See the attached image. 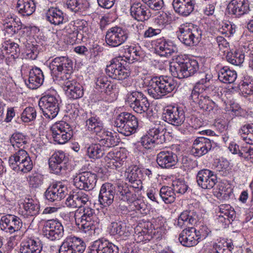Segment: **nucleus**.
Wrapping results in <instances>:
<instances>
[{
    "mask_svg": "<svg viewBox=\"0 0 253 253\" xmlns=\"http://www.w3.org/2000/svg\"><path fill=\"white\" fill-rule=\"evenodd\" d=\"M149 95L155 99L162 98L171 93L177 86L176 82L167 76H155L147 83Z\"/></svg>",
    "mask_w": 253,
    "mask_h": 253,
    "instance_id": "f257e3e1",
    "label": "nucleus"
},
{
    "mask_svg": "<svg viewBox=\"0 0 253 253\" xmlns=\"http://www.w3.org/2000/svg\"><path fill=\"white\" fill-rule=\"evenodd\" d=\"M217 93V90H213L211 88L205 90L203 88L197 86L195 89H192L189 99L199 109L210 113L218 109V106L211 98L215 96Z\"/></svg>",
    "mask_w": 253,
    "mask_h": 253,
    "instance_id": "f03ea898",
    "label": "nucleus"
},
{
    "mask_svg": "<svg viewBox=\"0 0 253 253\" xmlns=\"http://www.w3.org/2000/svg\"><path fill=\"white\" fill-rule=\"evenodd\" d=\"M179 41L186 46L197 45L202 39V31L197 25L191 23L183 24L177 32Z\"/></svg>",
    "mask_w": 253,
    "mask_h": 253,
    "instance_id": "7ed1b4c3",
    "label": "nucleus"
},
{
    "mask_svg": "<svg viewBox=\"0 0 253 253\" xmlns=\"http://www.w3.org/2000/svg\"><path fill=\"white\" fill-rule=\"evenodd\" d=\"M49 67L53 78L59 83L71 76L73 63L68 57L60 56L51 61Z\"/></svg>",
    "mask_w": 253,
    "mask_h": 253,
    "instance_id": "20e7f679",
    "label": "nucleus"
},
{
    "mask_svg": "<svg viewBox=\"0 0 253 253\" xmlns=\"http://www.w3.org/2000/svg\"><path fill=\"white\" fill-rule=\"evenodd\" d=\"M198 61L194 59L179 60L171 63L170 71L172 75L178 79L188 78L195 74L199 70Z\"/></svg>",
    "mask_w": 253,
    "mask_h": 253,
    "instance_id": "39448f33",
    "label": "nucleus"
},
{
    "mask_svg": "<svg viewBox=\"0 0 253 253\" xmlns=\"http://www.w3.org/2000/svg\"><path fill=\"white\" fill-rule=\"evenodd\" d=\"M75 219L81 222V230L89 235L94 233L95 230L94 219L96 218L94 210L89 207L81 208L75 214Z\"/></svg>",
    "mask_w": 253,
    "mask_h": 253,
    "instance_id": "423d86ee",
    "label": "nucleus"
},
{
    "mask_svg": "<svg viewBox=\"0 0 253 253\" xmlns=\"http://www.w3.org/2000/svg\"><path fill=\"white\" fill-rule=\"evenodd\" d=\"M166 133L165 127L160 124L156 125L141 138V144L145 149H149L155 144H162L166 141Z\"/></svg>",
    "mask_w": 253,
    "mask_h": 253,
    "instance_id": "0eeeda50",
    "label": "nucleus"
},
{
    "mask_svg": "<svg viewBox=\"0 0 253 253\" xmlns=\"http://www.w3.org/2000/svg\"><path fill=\"white\" fill-rule=\"evenodd\" d=\"M58 96L47 93L42 96L39 101V106L43 115L49 119H53L59 111Z\"/></svg>",
    "mask_w": 253,
    "mask_h": 253,
    "instance_id": "6e6552de",
    "label": "nucleus"
},
{
    "mask_svg": "<svg viewBox=\"0 0 253 253\" xmlns=\"http://www.w3.org/2000/svg\"><path fill=\"white\" fill-rule=\"evenodd\" d=\"M126 102L134 112L141 114L146 113L150 105L146 96L137 91L128 93Z\"/></svg>",
    "mask_w": 253,
    "mask_h": 253,
    "instance_id": "1a4fd4ad",
    "label": "nucleus"
},
{
    "mask_svg": "<svg viewBox=\"0 0 253 253\" xmlns=\"http://www.w3.org/2000/svg\"><path fill=\"white\" fill-rule=\"evenodd\" d=\"M129 31L126 28L115 26L108 30L105 40L107 44L111 47H117L125 43L128 39Z\"/></svg>",
    "mask_w": 253,
    "mask_h": 253,
    "instance_id": "9d476101",
    "label": "nucleus"
},
{
    "mask_svg": "<svg viewBox=\"0 0 253 253\" xmlns=\"http://www.w3.org/2000/svg\"><path fill=\"white\" fill-rule=\"evenodd\" d=\"M124 61L121 57L113 59L106 68V74L113 79L119 81L126 79L130 75L129 72L123 65Z\"/></svg>",
    "mask_w": 253,
    "mask_h": 253,
    "instance_id": "9b49d317",
    "label": "nucleus"
},
{
    "mask_svg": "<svg viewBox=\"0 0 253 253\" xmlns=\"http://www.w3.org/2000/svg\"><path fill=\"white\" fill-rule=\"evenodd\" d=\"M50 130L54 141L58 144H65L72 136L70 125L64 121L55 123L51 127Z\"/></svg>",
    "mask_w": 253,
    "mask_h": 253,
    "instance_id": "f8f14e48",
    "label": "nucleus"
},
{
    "mask_svg": "<svg viewBox=\"0 0 253 253\" xmlns=\"http://www.w3.org/2000/svg\"><path fill=\"white\" fill-rule=\"evenodd\" d=\"M42 234L50 241L59 240L64 236L63 226L58 220H47L43 223Z\"/></svg>",
    "mask_w": 253,
    "mask_h": 253,
    "instance_id": "ddd939ff",
    "label": "nucleus"
},
{
    "mask_svg": "<svg viewBox=\"0 0 253 253\" xmlns=\"http://www.w3.org/2000/svg\"><path fill=\"white\" fill-rule=\"evenodd\" d=\"M86 245L83 240L75 236H68L62 242L59 253H83Z\"/></svg>",
    "mask_w": 253,
    "mask_h": 253,
    "instance_id": "4468645a",
    "label": "nucleus"
},
{
    "mask_svg": "<svg viewBox=\"0 0 253 253\" xmlns=\"http://www.w3.org/2000/svg\"><path fill=\"white\" fill-rule=\"evenodd\" d=\"M97 176L90 171H84L77 174L73 178V184L80 190L90 191L96 185Z\"/></svg>",
    "mask_w": 253,
    "mask_h": 253,
    "instance_id": "2eb2a0df",
    "label": "nucleus"
},
{
    "mask_svg": "<svg viewBox=\"0 0 253 253\" xmlns=\"http://www.w3.org/2000/svg\"><path fill=\"white\" fill-rule=\"evenodd\" d=\"M68 166V158L63 151L55 152L49 160L50 170L56 174L65 173Z\"/></svg>",
    "mask_w": 253,
    "mask_h": 253,
    "instance_id": "dca6fc26",
    "label": "nucleus"
},
{
    "mask_svg": "<svg viewBox=\"0 0 253 253\" xmlns=\"http://www.w3.org/2000/svg\"><path fill=\"white\" fill-rule=\"evenodd\" d=\"M163 117L166 122L176 126H181L185 120V112L180 107H167L164 111Z\"/></svg>",
    "mask_w": 253,
    "mask_h": 253,
    "instance_id": "f3484780",
    "label": "nucleus"
},
{
    "mask_svg": "<svg viewBox=\"0 0 253 253\" xmlns=\"http://www.w3.org/2000/svg\"><path fill=\"white\" fill-rule=\"evenodd\" d=\"M22 226V222L20 218L15 215L7 214L3 215L0 219V229L10 234L19 231Z\"/></svg>",
    "mask_w": 253,
    "mask_h": 253,
    "instance_id": "a211bd4d",
    "label": "nucleus"
},
{
    "mask_svg": "<svg viewBox=\"0 0 253 253\" xmlns=\"http://www.w3.org/2000/svg\"><path fill=\"white\" fill-rule=\"evenodd\" d=\"M196 181L198 186L201 188L210 189L217 183V179L213 171L208 169H203L198 172Z\"/></svg>",
    "mask_w": 253,
    "mask_h": 253,
    "instance_id": "6ab92c4d",
    "label": "nucleus"
},
{
    "mask_svg": "<svg viewBox=\"0 0 253 253\" xmlns=\"http://www.w3.org/2000/svg\"><path fill=\"white\" fill-rule=\"evenodd\" d=\"M69 79L64 80L59 84L65 91L67 95L70 98L77 99L83 96L82 86L70 76Z\"/></svg>",
    "mask_w": 253,
    "mask_h": 253,
    "instance_id": "aec40b11",
    "label": "nucleus"
},
{
    "mask_svg": "<svg viewBox=\"0 0 253 253\" xmlns=\"http://www.w3.org/2000/svg\"><path fill=\"white\" fill-rule=\"evenodd\" d=\"M82 118L85 122L87 129L96 136L104 129L102 121L96 115L85 112L82 115Z\"/></svg>",
    "mask_w": 253,
    "mask_h": 253,
    "instance_id": "412c9836",
    "label": "nucleus"
},
{
    "mask_svg": "<svg viewBox=\"0 0 253 253\" xmlns=\"http://www.w3.org/2000/svg\"><path fill=\"white\" fill-rule=\"evenodd\" d=\"M66 186L61 182L53 183L51 184L45 192L46 199L50 202L60 201L67 194Z\"/></svg>",
    "mask_w": 253,
    "mask_h": 253,
    "instance_id": "4be33fe9",
    "label": "nucleus"
},
{
    "mask_svg": "<svg viewBox=\"0 0 253 253\" xmlns=\"http://www.w3.org/2000/svg\"><path fill=\"white\" fill-rule=\"evenodd\" d=\"M90 197L88 194L80 190L78 191H73L67 198L65 201V205L71 208H82L83 205L90 202Z\"/></svg>",
    "mask_w": 253,
    "mask_h": 253,
    "instance_id": "5701e85b",
    "label": "nucleus"
},
{
    "mask_svg": "<svg viewBox=\"0 0 253 253\" xmlns=\"http://www.w3.org/2000/svg\"><path fill=\"white\" fill-rule=\"evenodd\" d=\"M133 188L137 187L134 185L132 187H129L123 182L118 183L116 187V198L128 203L133 202L136 199V195L133 191Z\"/></svg>",
    "mask_w": 253,
    "mask_h": 253,
    "instance_id": "b1692460",
    "label": "nucleus"
},
{
    "mask_svg": "<svg viewBox=\"0 0 253 253\" xmlns=\"http://www.w3.org/2000/svg\"><path fill=\"white\" fill-rule=\"evenodd\" d=\"M116 193V187L110 183H105L101 186L98 196V201L100 205L106 207L111 205L113 201Z\"/></svg>",
    "mask_w": 253,
    "mask_h": 253,
    "instance_id": "393cba45",
    "label": "nucleus"
},
{
    "mask_svg": "<svg viewBox=\"0 0 253 253\" xmlns=\"http://www.w3.org/2000/svg\"><path fill=\"white\" fill-rule=\"evenodd\" d=\"M213 141L205 137H198L194 141L191 152L196 157L207 154L212 148Z\"/></svg>",
    "mask_w": 253,
    "mask_h": 253,
    "instance_id": "a878e982",
    "label": "nucleus"
},
{
    "mask_svg": "<svg viewBox=\"0 0 253 253\" xmlns=\"http://www.w3.org/2000/svg\"><path fill=\"white\" fill-rule=\"evenodd\" d=\"M228 13L235 17H239L250 11L248 0H232L228 5Z\"/></svg>",
    "mask_w": 253,
    "mask_h": 253,
    "instance_id": "bb28decb",
    "label": "nucleus"
},
{
    "mask_svg": "<svg viewBox=\"0 0 253 253\" xmlns=\"http://www.w3.org/2000/svg\"><path fill=\"white\" fill-rule=\"evenodd\" d=\"M119 250L117 246L108 240L99 239L93 243L88 253H118Z\"/></svg>",
    "mask_w": 253,
    "mask_h": 253,
    "instance_id": "cd10ccee",
    "label": "nucleus"
},
{
    "mask_svg": "<svg viewBox=\"0 0 253 253\" xmlns=\"http://www.w3.org/2000/svg\"><path fill=\"white\" fill-rule=\"evenodd\" d=\"M157 163L162 169H169L178 162L176 154L171 151H162L157 155Z\"/></svg>",
    "mask_w": 253,
    "mask_h": 253,
    "instance_id": "c85d7f7f",
    "label": "nucleus"
},
{
    "mask_svg": "<svg viewBox=\"0 0 253 253\" xmlns=\"http://www.w3.org/2000/svg\"><path fill=\"white\" fill-rule=\"evenodd\" d=\"M129 11L131 16L138 21L147 20L151 16L149 9L145 4L140 2L132 3Z\"/></svg>",
    "mask_w": 253,
    "mask_h": 253,
    "instance_id": "c756f323",
    "label": "nucleus"
},
{
    "mask_svg": "<svg viewBox=\"0 0 253 253\" xmlns=\"http://www.w3.org/2000/svg\"><path fill=\"white\" fill-rule=\"evenodd\" d=\"M195 3V0H173L172 6L176 13L186 17L193 11Z\"/></svg>",
    "mask_w": 253,
    "mask_h": 253,
    "instance_id": "7c9ffc66",
    "label": "nucleus"
},
{
    "mask_svg": "<svg viewBox=\"0 0 253 253\" xmlns=\"http://www.w3.org/2000/svg\"><path fill=\"white\" fill-rule=\"evenodd\" d=\"M155 51L161 56L169 57L176 52L177 48L172 42L160 39L157 41Z\"/></svg>",
    "mask_w": 253,
    "mask_h": 253,
    "instance_id": "2f4dec72",
    "label": "nucleus"
},
{
    "mask_svg": "<svg viewBox=\"0 0 253 253\" xmlns=\"http://www.w3.org/2000/svg\"><path fill=\"white\" fill-rule=\"evenodd\" d=\"M196 229L193 227L184 229L179 234L178 240L184 246L191 247L196 245L200 241L197 239Z\"/></svg>",
    "mask_w": 253,
    "mask_h": 253,
    "instance_id": "473e14b6",
    "label": "nucleus"
},
{
    "mask_svg": "<svg viewBox=\"0 0 253 253\" xmlns=\"http://www.w3.org/2000/svg\"><path fill=\"white\" fill-rule=\"evenodd\" d=\"M108 167L112 169H118L123 165L126 159V154L122 151L110 152L106 156Z\"/></svg>",
    "mask_w": 253,
    "mask_h": 253,
    "instance_id": "72a5a7b5",
    "label": "nucleus"
},
{
    "mask_svg": "<svg viewBox=\"0 0 253 253\" xmlns=\"http://www.w3.org/2000/svg\"><path fill=\"white\" fill-rule=\"evenodd\" d=\"M43 74L42 70L37 67L33 68L29 72V77L26 84L29 88L34 89L40 86L43 82Z\"/></svg>",
    "mask_w": 253,
    "mask_h": 253,
    "instance_id": "f704fd0d",
    "label": "nucleus"
},
{
    "mask_svg": "<svg viewBox=\"0 0 253 253\" xmlns=\"http://www.w3.org/2000/svg\"><path fill=\"white\" fill-rule=\"evenodd\" d=\"M42 250V244L39 240L28 238L21 243V253H40Z\"/></svg>",
    "mask_w": 253,
    "mask_h": 253,
    "instance_id": "c9c22d12",
    "label": "nucleus"
},
{
    "mask_svg": "<svg viewBox=\"0 0 253 253\" xmlns=\"http://www.w3.org/2000/svg\"><path fill=\"white\" fill-rule=\"evenodd\" d=\"M198 220V215L194 211H183L178 217L177 226L180 228L194 225Z\"/></svg>",
    "mask_w": 253,
    "mask_h": 253,
    "instance_id": "e433bc0d",
    "label": "nucleus"
},
{
    "mask_svg": "<svg viewBox=\"0 0 253 253\" xmlns=\"http://www.w3.org/2000/svg\"><path fill=\"white\" fill-rule=\"evenodd\" d=\"M46 19L51 24L55 25H60L67 21V18L63 12L61 10L54 7H51L47 10L46 13Z\"/></svg>",
    "mask_w": 253,
    "mask_h": 253,
    "instance_id": "4c0bfd02",
    "label": "nucleus"
},
{
    "mask_svg": "<svg viewBox=\"0 0 253 253\" xmlns=\"http://www.w3.org/2000/svg\"><path fill=\"white\" fill-rule=\"evenodd\" d=\"M96 138L98 140L101 146L102 145L107 148L114 147L119 143L117 136L105 129L96 136Z\"/></svg>",
    "mask_w": 253,
    "mask_h": 253,
    "instance_id": "58836bf2",
    "label": "nucleus"
},
{
    "mask_svg": "<svg viewBox=\"0 0 253 253\" xmlns=\"http://www.w3.org/2000/svg\"><path fill=\"white\" fill-rule=\"evenodd\" d=\"M23 208L22 214L27 217L36 215L40 211L39 203L36 199L26 198L23 203Z\"/></svg>",
    "mask_w": 253,
    "mask_h": 253,
    "instance_id": "ea45409f",
    "label": "nucleus"
},
{
    "mask_svg": "<svg viewBox=\"0 0 253 253\" xmlns=\"http://www.w3.org/2000/svg\"><path fill=\"white\" fill-rule=\"evenodd\" d=\"M129 227L126 223L121 220L112 222L108 227L109 232L111 235L127 236L129 234Z\"/></svg>",
    "mask_w": 253,
    "mask_h": 253,
    "instance_id": "a19ab883",
    "label": "nucleus"
},
{
    "mask_svg": "<svg viewBox=\"0 0 253 253\" xmlns=\"http://www.w3.org/2000/svg\"><path fill=\"white\" fill-rule=\"evenodd\" d=\"M237 74L235 71L230 70L227 66H224L218 72V79L225 84H232L236 80Z\"/></svg>",
    "mask_w": 253,
    "mask_h": 253,
    "instance_id": "79ce46f5",
    "label": "nucleus"
},
{
    "mask_svg": "<svg viewBox=\"0 0 253 253\" xmlns=\"http://www.w3.org/2000/svg\"><path fill=\"white\" fill-rule=\"evenodd\" d=\"M88 6L87 0H66L64 4V8L75 13L85 11Z\"/></svg>",
    "mask_w": 253,
    "mask_h": 253,
    "instance_id": "37998d69",
    "label": "nucleus"
},
{
    "mask_svg": "<svg viewBox=\"0 0 253 253\" xmlns=\"http://www.w3.org/2000/svg\"><path fill=\"white\" fill-rule=\"evenodd\" d=\"M16 8L22 15L30 16L35 11L36 5L33 0H18Z\"/></svg>",
    "mask_w": 253,
    "mask_h": 253,
    "instance_id": "c03bdc74",
    "label": "nucleus"
},
{
    "mask_svg": "<svg viewBox=\"0 0 253 253\" xmlns=\"http://www.w3.org/2000/svg\"><path fill=\"white\" fill-rule=\"evenodd\" d=\"M128 112H123L117 115L114 119L113 125L117 128V131L126 136V127L127 124Z\"/></svg>",
    "mask_w": 253,
    "mask_h": 253,
    "instance_id": "a18cd8bd",
    "label": "nucleus"
},
{
    "mask_svg": "<svg viewBox=\"0 0 253 253\" xmlns=\"http://www.w3.org/2000/svg\"><path fill=\"white\" fill-rule=\"evenodd\" d=\"M219 210L218 220L221 222H226V220L229 221V219H232L235 215L234 209L229 205H221L219 206Z\"/></svg>",
    "mask_w": 253,
    "mask_h": 253,
    "instance_id": "49530a36",
    "label": "nucleus"
},
{
    "mask_svg": "<svg viewBox=\"0 0 253 253\" xmlns=\"http://www.w3.org/2000/svg\"><path fill=\"white\" fill-rule=\"evenodd\" d=\"M95 84L96 89H100L101 92L104 91L107 94H110L113 88V85L104 75H101L97 77Z\"/></svg>",
    "mask_w": 253,
    "mask_h": 253,
    "instance_id": "de8ad7c7",
    "label": "nucleus"
},
{
    "mask_svg": "<svg viewBox=\"0 0 253 253\" xmlns=\"http://www.w3.org/2000/svg\"><path fill=\"white\" fill-rule=\"evenodd\" d=\"M28 157H29V156L27 152L24 150L23 148H21L9 158V165L12 169L14 168L15 166L18 165L19 163H22V161L25 160Z\"/></svg>",
    "mask_w": 253,
    "mask_h": 253,
    "instance_id": "09e8293b",
    "label": "nucleus"
},
{
    "mask_svg": "<svg viewBox=\"0 0 253 253\" xmlns=\"http://www.w3.org/2000/svg\"><path fill=\"white\" fill-rule=\"evenodd\" d=\"M2 50H4L6 53L10 55L13 59H15L18 57L20 53L19 45L10 40L5 41L2 45Z\"/></svg>",
    "mask_w": 253,
    "mask_h": 253,
    "instance_id": "8fccbe9b",
    "label": "nucleus"
},
{
    "mask_svg": "<svg viewBox=\"0 0 253 253\" xmlns=\"http://www.w3.org/2000/svg\"><path fill=\"white\" fill-rule=\"evenodd\" d=\"M3 25L6 32L11 35L15 34L23 27L21 22L15 21V19L12 17L6 20Z\"/></svg>",
    "mask_w": 253,
    "mask_h": 253,
    "instance_id": "3c124183",
    "label": "nucleus"
},
{
    "mask_svg": "<svg viewBox=\"0 0 253 253\" xmlns=\"http://www.w3.org/2000/svg\"><path fill=\"white\" fill-rule=\"evenodd\" d=\"M244 58V54L240 51H227L226 55L227 61L233 65H240L243 63Z\"/></svg>",
    "mask_w": 253,
    "mask_h": 253,
    "instance_id": "603ef678",
    "label": "nucleus"
},
{
    "mask_svg": "<svg viewBox=\"0 0 253 253\" xmlns=\"http://www.w3.org/2000/svg\"><path fill=\"white\" fill-rule=\"evenodd\" d=\"M201 79L196 83L193 89H195L196 87L203 88L204 89L207 90L211 88L213 90H217L216 87L213 85H210L208 84L210 80L212 79L211 74L206 73H201L200 74Z\"/></svg>",
    "mask_w": 253,
    "mask_h": 253,
    "instance_id": "864d4df0",
    "label": "nucleus"
},
{
    "mask_svg": "<svg viewBox=\"0 0 253 253\" xmlns=\"http://www.w3.org/2000/svg\"><path fill=\"white\" fill-rule=\"evenodd\" d=\"M86 154L89 158L95 160L104 155V150L100 144H92L87 148Z\"/></svg>",
    "mask_w": 253,
    "mask_h": 253,
    "instance_id": "5fc2aeb1",
    "label": "nucleus"
},
{
    "mask_svg": "<svg viewBox=\"0 0 253 253\" xmlns=\"http://www.w3.org/2000/svg\"><path fill=\"white\" fill-rule=\"evenodd\" d=\"M159 195L166 204L172 203L175 199V194L173 188L170 187L164 186L162 187L160 190Z\"/></svg>",
    "mask_w": 253,
    "mask_h": 253,
    "instance_id": "6e6d98bb",
    "label": "nucleus"
},
{
    "mask_svg": "<svg viewBox=\"0 0 253 253\" xmlns=\"http://www.w3.org/2000/svg\"><path fill=\"white\" fill-rule=\"evenodd\" d=\"M10 142L14 148H18L19 149L24 148V146L27 143V138L25 135L20 132L14 133L11 138Z\"/></svg>",
    "mask_w": 253,
    "mask_h": 253,
    "instance_id": "4d7b16f0",
    "label": "nucleus"
},
{
    "mask_svg": "<svg viewBox=\"0 0 253 253\" xmlns=\"http://www.w3.org/2000/svg\"><path fill=\"white\" fill-rule=\"evenodd\" d=\"M240 89L243 93L247 95L253 94V78L249 76L244 77L241 82Z\"/></svg>",
    "mask_w": 253,
    "mask_h": 253,
    "instance_id": "13d9d810",
    "label": "nucleus"
},
{
    "mask_svg": "<svg viewBox=\"0 0 253 253\" xmlns=\"http://www.w3.org/2000/svg\"><path fill=\"white\" fill-rule=\"evenodd\" d=\"M127 124L126 126V136H130L134 133L138 127V120L137 118L133 115L129 113L128 114Z\"/></svg>",
    "mask_w": 253,
    "mask_h": 253,
    "instance_id": "bf43d9fd",
    "label": "nucleus"
},
{
    "mask_svg": "<svg viewBox=\"0 0 253 253\" xmlns=\"http://www.w3.org/2000/svg\"><path fill=\"white\" fill-rule=\"evenodd\" d=\"M27 181L30 187L38 188L43 183V176L38 172H35L28 175Z\"/></svg>",
    "mask_w": 253,
    "mask_h": 253,
    "instance_id": "052dcab7",
    "label": "nucleus"
},
{
    "mask_svg": "<svg viewBox=\"0 0 253 253\" xmlns=\"http://www.w3.org/2000/svg\"><path fill=\"white\" fill-rule=\"evenodd\" d=\"M37 117V112L35 108L32 107H26L21 115V119L24 123H29L34 121Z\"/></svg>",
    "mask_w": 253,
    "mask_h": 253,
    "instance_id": "680f3d73",
    "label": "nucleus"
},
{
    "mask_svg": "<svg viewBox=\"0 0 253 253\" xmlns=\"http://www.w3.org/2000/svg\"><path fill=\"white\" fill-rule=\"evenodd\" d=\"M33 162L30 157H28L27 159L19 163L18 165H17L13 168L12 169L15 171H20L23 173H27L29 172L33 168Z\"/></svg>",
    "mask_w": 253,
    "mask_h": 253,
    "instance_id": "e2e57ef3",
    "label": "nucleus"
},
{
    "mask_svg": "<svg viewBox=\"0 0 253 253\" xmlns=\"http://www.w3.org/2000/svg\"><path fill=\"white\" fill-rule=\"evenodd\" d=\"M125 54L129 60L138 61L140 60L142 55V51L140 50L139 47L130 46L126 49Z\"/></svg>",
    "mask_w": 253,
    "mask_h": 253,
    "instance_id": "0e129e2a",
    "label": "nucleus"
},
{
    "mask_svg": "<svg viewBox=\"0 0 253 253\" xmlns=\"http://www.w3.org/2000/svg\"><path fill=\"white\" fill-rule=\"evenodd\" d=\"M172 186L174 192L180 194H184L188 188L184 181L179 180L173 181Z\"/></svg>",
    "mask_w": 253,
    "mask_h": 253,
    "instance_id": "69168bd1",
    "label": "nucleus"
},
{
    "mask_svg": "<svg viewBox=\"0 0 253 253\" xmlns=\"http://www.w3.org/2000/svg\"><path fill=\"white\" fill-rule=\"evenodd\" d=\"M240 156L253 163V148L251 147H243L240 149Z\"/></svg>",
    "mask_w": 253,
    "mask_h": 253,
    "instance_id": "338daca9",
    "label": "nucleus"
},
{
    "mask_svg": "<svg viewBox=\"0 0 253 253\" xmlns=\"http://www.w3.org/2000/svg\"><path fill=\"white\" fill-rule=\"evenodd\" d=\"M211 253H230V251L223 242H219L213 245Z\"/></svg>",
    "mask_w": 253,
    "mask_h": 253,
    "instance_id": "774afa93",
    "label": "nucleus"
}]
</instances>
